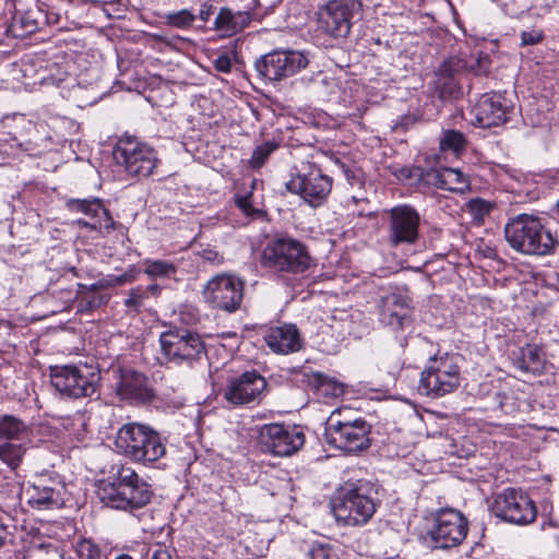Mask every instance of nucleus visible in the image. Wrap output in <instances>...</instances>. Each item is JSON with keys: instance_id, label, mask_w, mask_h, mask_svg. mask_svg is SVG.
I'll list each match as a JSON object with an SVG mask.
<instances>
[{"instance_id": "nucleus-1", "label": "nucleus", "mask_w": 559, "mask_h": 559, "mask_svg": "<svg viewBox=\"0 0 559 559\" xmlns=\"http://www.w3.org/2000/svg\"><path fill=\"white\" fill-rule=\"evenodd\" d=\"M507 242L515 251L528 255L551 254L559 245L557 237L547 229L539 217L519 214L504 226Z\"/></svg>"}, {"instance_id": "nucleus-2", "label": "nucleus", "mask_w": 559, "mask_h": 559, "mask_svg": "<svg viewBox=\"0 0 559 559\" xmlns=\"http://www.w3.org/2000/svg\"><path fill=\"white\" fill-rule=\"evenodd\" d=\"M117 450L130 460L152 464L166 454V445L160 435L147 425L128 423L116 435Z\"/></svg>"}, {"instance_id": "nucleus-3", "label": "nucleus", "mask_w": 559, "mask_h": 559, "mask_svg": "<svg viewBox=\"0 0 559 559\" xmlns=\"http://www.w3.org/2000/svg\"><path fill=\"white\" fill-rule=\"evenodd\" d=\"M262 261L270 269L290 274H302L316 266L307 246L293 237H276L269 241Z\"/></svg>"}, {"instance_id": "nucleus-4", "label": "nucleus", "mask_w": 559, "mask_h": 559, "mask_svg": "<svg viewBox=\"0 0 559 559\" xmlns=\"http://www.w3.org/2000/svg\"><path fill=\"white\" fill-rule=\"evenodd\" d=\"M461 383V367L456 355L443 354L429 358L420 373L418 391L438 399L453 393Z\"/></svg>"}, {"instance_id": "nucleus-5", "label": "nucleus", "mask_w": 559, "mask_h": 559, "mask_svg": "<svg viewBox=\"0 0 559 559\" xmlns=\"http://www.w3.org/2000/svg\"><path fill=\"white\" fill-rule=\"evenodd\" d=\"M370 425L361 417L349 418L345 413L335 411L325 427L328 443L345 452H359L370 445Z\"/></svg>"}, {"instance_id": "nucleus-6", "label": "nucleus", "mask_w": 559, "mask_h": 559, "mask_svg": "<svg viewBox=\"0 0 559 559\" xmlns=\"http://www.w3.org/2000/svg\"><path fill=\"white\" fill-rule=\"evenodd\" d=\"M49 376L52 386L69 399L92 397L99 381V374L87 366H52Z\"/></svg>"}, {"instance_id": "nucleus-7", "label": "nucleus", "mask_w": 559, "mask_h": 559, "mask_svg": "<svg viewBox=\"0 0 559 559\" xmlns=\"http://www.w3.org/2000/svg\"><path fill=\"white\" fill-rule=\"evenodd\" d=\"M162 353L165 358L177 366L191 367L205 354L201 336L190 330L176 329L160 334Z\"/></svg>"}, {"instance_id": "nucleus-8", "label": "nucleus", "mask_w": 559, "mask_h": 559, "mask_svg": "<svg viewBox=\"0 0 559 559\" xmlns=\"http://www.w3.org/2000/svg\"><path fill=\"white\" fill-rule=\"evenodd\" d=\"M377 510L376 500L364 487L346 489L332 504V512L337 522L348 526L364 525Z\"/></svg>"}, {"instance_id": "nucleus-9", "label": "nucleus", "mask_w": 559, "mask_h": 559, "mask_svg": "<svg viewBox=\"0 0 559 559\" xmlns=\"http://www.w3.org/2000/svg\"><path fill=\"white\" fill-rule=\"evenodd\" d=\"M114 158L129 175L138 177L152 175L158 163L153 147L131 136L118 141L114 150Z\"/></svg>"}, {"instance_id": "nucleus-10", "label": "nucleus", "mask_w": 559, "mask_h": 559, "mask_svg": "<svg viewBox=\"0 0 559 559\" xmlns=\"http://www.w3.org/2000/svg\"><path fill=\"white\" fill-rule=\"evenodd\" d=\"M245 282L233 274L213 276L202 290L203 298L212 308L235 312L241 306Z\"/></svg>"}, {"instance_id": "nucleus-11", "label": "nucleus", "mask_w": 559, "mask_h": 559, "mask_svg": "<svg viewBox=\"0 0 559 559\" xmlns=\"http://www.w3.org/2000/svg\"><path fill=\"white\" fill-rule=\"evenodd\" d=\"M468 523L464 515L455 509H441L433 515L428 536L436 548H451L460 545L466 537Z\"/></svg>"}, {"instance_id": "nucleus-12", "label": "nucleus", "mask_w": 559, "mask_h": 559, "mask_svg": "<svg viewBox=\"0 0 559 559\" xmlns=\"http://www.w3.org/2000/svg\"><path fill=\"white\" fill-rule=\"evenodd\" d=\"M360 8L358 0H330L319 10V31L333 38L346 37L350 32L352 19Z\"/></svg>"}, {"instance_id": "nucleus-13", "label": "nucleus", "mask_w": 559, "mask_h": 559, "mask_svg": "<svg viewBox=\"0 0 559 559\" xmlns=\"http://www.w3.org/2000/svg\"><path fill=\"white\" fill-rule=\"evenodd\" d=\"M309 63L307 55L297 50H275L262 56L254 63L260 76L281 81L305 69Z\"/></svg>"}, {"instance_id": "nucleus-14", "label": "nucleus", "mask_w": 559, "mask_h": 559, "mask_svg": "<svg viewBox=\"0 0 559 559\" xmlns=\"http://www.w3.org/2000/svg\"><path fill=\"white\" fill-rule=\"evenodd\" d=\"M492 512L506 522L518 525L532 523L537 514L533 500L522 490L507 488L495 498Z\"/></svg>"}, {"instance_id": "nucleus-15", "label": "nucleus", "mask_w": 559, "mask_h": 559, "mask_svg": "<svg viewBox=\"0 0 559 559\" xmlns=\"http://www.w3.org/2000/svg\"><path fill=\"white\" fill-rule=\"evenodd\" d=\"M262 448L276 456H289L305 443L304 432L296 426L266 424L260 429Z\"/></svg>"}, {"instance_id": "nucleus-16", "label": "nucleus", "mask_w": 559, "mask_h": 559, "mask_svg": "<svg viewBox=\"0 0 559 559\" xmlns=\"http://www.w3.org/2000/svg\"><path fill=\"white\" fill-rule=\"evenodd\" d=\"M388 241L392 247L414 245L419 238V213L408 204L392 207L389 212Z\"/></svg>"}, {"instance_id": "nucleus-17", "label": "nucleus", "mask_w": 559, "mask_h": 559, "mask_svg": "<svg viewBox=\"0 0 559 559\" xmlns=\"http://www.w3.org/2000/svg\"><path fill=\"white\" fill-rule=\"evenodd\" d=\"M332 178L322 173L318 166H310L308 171L300 173L286 183L292 193L300 195L311 206L320 205L332 190Z\"/></svg>"}, {"instance_id": "nucleus-18", "label": "nucleus", "mask_w": 559, "mask_h": 559, "mask_svg": "<svg viewBox=\"0 0 559 559\" xmlns=\"http://www.w3.org/2000/svg\"><path fill=\"white\" fill-rule=\"evenodd\" d=\"M97 495L105 506L132 512L145 507L151 501L153 491L147 483L130 486L129 490L116 489L109 484H99Z\"/></svg>"}, {"instance_id": "nucleus-19", "label": "nucleus", "mask_w": 559, "mask_h": 559, "mask_svg": "<svg viewBox=\"0 0 559 559\" xmlns=\"http://www.w3.org/2000/svg\"><path fill=\"white\" fill-rule=\"evenodd\" d=\"M513 103L501 93H486L472 108L475 124L481 128L499 127L506 123L513 112Z\"/></svg>"}, {"instance_id": "nucleus-20", "label": "nucleus", "mask_w": 559, "mask_h": 559, "mask_svg": "<svg viewBox=\"0 0 559 559\" xmlns=\"http://www.w3.org/2000/svg\"><path fill=\"white\" fill-rule=\"evenodd\" d=\"M266 380L259 372L246 371L231 377L224 391V397L234 405L259 403L265 395Z\"/></svg>"}, {"instance_id": "nucleus-21", "label": "nucleus", "mask_w": 559, "mask_h": 559, "mask_svg": "<svg viewBox=\"0 0 559 559\" xmlns=\"http://www.w3.org/2000/svg\"><path fill=\"white\" fill-rule=\"evenodd\" d=\"M66 485L59 476H38L27 487V501L37 510L60 509L64 504Z\"/></svg>"}, {"instance_id": "nucleus-22", "label": "nucleus", "mask_w": 559, "mask_h": 559, "mask_svg": "<svg viewBox=\"0 0 559 559\" xmlns=\"http://www.w3.org/2000/svg\"><path fill=\"white\" fill-rule=\"evenodd\" d=\"M117 394L133 403H145L153 397L147 378L131 369H121L117 383Z\"/></svg>"}, {"instance_id": "nucleus-23", "label": "nucleus", "mask_w": 559, "mask_h": 559, "mask_svg": "<svg viewBox=\"0 0 559 559\" xmlns=\"http://www.w3.org/2000/svg\"><path fill=\"white\" fill-rule=\"evenodd\" d=\"M411 299L407 295L392 292L381 298V320L393 329H403L411 322Z\"/></svg>"}, {"instance_id": "nucleus-24", "label": "nucleus", "mask_w": 559, "mask_h": 559, "mask_svg": "<svg viewBox=\"0 0 559 559\" xmlns=\"http://www.w3.org/2000/svg\"><path fill=\"white\" fill-rule=\"evenodd\" d=\"M411 299L407 295L392 292L381 298V320L393 329H403L411 322Z\"/></svg>"}, {"instance_id": "nucleus-25", "label": "nucleus", "mask_w": 559, "mask_h": 559, "mask_svg": "<svg viewBox=\"0 0 559 559\" xmlns=\"http://www.w3.org/2000/svg\"><path fill=\"white\" fill-rule=\"evenodd\" d=\"M264 340L270 349L277 354L286 355L301 348V338L294 324L271 326Z\"/></svg>"}, {"instance_id": "nucleus-26", "label": "nucleus", "mask_w": 559, "mask_h": 559, "mask_svg": "<svg viewBox=\"0 0 559 559\" xmlns=\"http://www.w3.org/2000/svg\"><path fill=\"white\" fill-rule=\"evenodd\" d=\"M51 144L50 129L45 122H31L24 127L19 146L31 156L41 155Z\"/></svg>"}, {"instance_id": "nucleus-27", "label": "nucleus", "mask_w": 559, "mask_h": 559, "mask_svg": "<svg viewBox=\"0 0 559 559\" xmlns=\"http://www.w3.org/2000/svg\"><path fill=\"white\" fill-rule=\"evenodd\" d=\"M425 180L428 185L460 194L471 189L467 178L456 168L430 169L426 173Z\"/></svg>"}, {"instance_id": "nucleus-28", "label": "nucleus", "mask_w": 559, "mask_h": 559, "mask_svg": "<svg viewBox=\"0 0 559 559\" xmlns=\"http://www.w3.org/2000/svg\"><path fill=\"white\" fill-rule=\"evenodd\" d=\"M512 362L522 372L540 374L545 370L546 357L540 347L527 344L513 352Z\"/></svg>"}, {"instance_id": "nucleus-29", "label": "nucleus", "mask_w": 559, "mask_h": 559, "mask_svg": "<svg viewBox=\"0 0 559 559\" xmlns=\"http://www.w3.org/2000/svg\"><path fill=\"white\" fill-rule=\"evenodd\" d=\"M67 207L72 213H82L88 218H99L106 224L105 228H115L114 218L98 198L70 199L67 202Z\"/></svg>"}, {"instance_id": "nucleus-30", "label": "nucleus", "mask_w": 559, "mask_h": 559, "mask_svg": "<svg viewBox=\"0 0 559 559\" xmlns=\"http://www.w3.org/2000/svg\"><path fill=\"white\" fill-rule=\"evenodd\" d=\"M251 22V14L247 11L233 12L222 8L214 21V27L224 36H230L245 29Z\"/></svg>"}, {"instance_id": "nucleus-31", "label": "nucleus", "mask_w": 559, "mask_h": 559, "mask_svg": "<svg viewBox=\"0 0 559 559\" xmlns=\"http://www.w3.org/2000/svg\"><path fill=\"white\" fill-rule=\"evenodd\" d=\"M490 60L488 56L479 55L474 61L467 63L461 58L453 57L445 60L438 69V74L455 78L462 70L468 69L475 74H483L488 71Z\"/></svg>"}, {"instance_id": "nucleus-32", "label": "nucleus", "mask_w": 559, "mask_h": 559, "mask_svg": "<svg viewBox=\"0 0 559 559\" xmlns=\"http://www.w3.org/2000/svg\"><path fill=\"white\" fill-rule=\"evenodd\" d=\"M145 483L136 472L127 465H114L107 480H100L99 484H109L116 489L129 490L130 486Z\"/></svg>"}, {"instance_id": "nucleus-33", "label": "nucleus", "mask_w": 559, "mask_h": 559, "mask_svg": "<svg viewBox=\"0 0 559 559\" xmlns=\"http://www.w3.org/2000/svg\"><path fill=\"white\" fill-rule=\"evenodd\" d=\"M39 12L36 10H27L25 12H17L11 22V32L15 37H24L31 35L38 29Z\"/></svg>"}, {"instance_id": "nucleus-34", "label": "nucleus", "mask_w": 559, "mask_h": 559, "mask_svg": "<svg viewBox=\"0 0 559 559\" xmlns=\"http://www.w3.org/2000/svg\"><path fill=\"white\" fill-rule=\"evenodd\" d=\"M28 428L24 421L12 415H0V438L20 441L26 437Z\"/></svg>"}, {"instance_id": "nucleus-35", "label": "nucleus", "mask_w": 559, "mask_h": 559, "mask_svg": "<svg viewBox=\"0 0 559 559\" xmlns=\"http://www.w3.org/2000/svg\"><path fill=\"white\" fill-rule=\"evenodd\" d=\"M103 287V284H92L85 286L79 284L78 290V308L79 311H91L92 309L98 308L107 302V298L102 295H96L95 292Z\"/></svg>"}, {"instance_id": "nucleus-36", "label": "nucleus", "mask_w": 559, "mask_h": 559, "mask_svg": "<svg viewBox=\"0 0 559 559\" xmlns=\"http://www.w3.org/2000/svg\"><path fill=\"white\" fill-rule=\"evenodd\" d=\"M25 453L26 447L24 443H16L14 441L0 443V461L11 471H15L20 467Z\"/></svg>"}, {"instance_id": "nucleus-37", "label": "nucleus", "mask_w": 559, "mask_h": 559, "mask_svg": "<svg viewBox=\"0 0 559 559\" xmlns=\"http://www.w3.org/2000/svg\"><path fill=\"white\" fill-rule=\"evenodd\" d=\"M144 273L151 278H173L177 273V265L167 260H143Z\"/></svg>"}, {"instance_id": "nucleus-38", "label": "nucleus", "mask_w": 559, "mask_h": 559, "mask_svg": "<svg viewBox=\"0 0 559 559\" xmlns=\"http://www.w3.org/2000/svg\"><path fill=\"white\" fill-rule=\"evenodd\" d=\"M439 146L442 152H450L452 154L459 155L465 150L466 138L460 131L447 130L440 138Z\"/></svg>"}, {"instance_id": "nucleus-39", "label": "nucleus", "mask_w": 559, "mask_h": 559, "mask_svg": "<svg viewBox=\"0 0 559 559\" xmlns=\"http://www.w3.org/2000/svg\"><path fill=\"white\" fill-rule=\"evenodd\" d=\"M308 559H346L344 552L336 546L323 543L313 542L307 551Z\"/></svg>"}, {"instance_id": "nucleus-40", "label": "nucleus", "mask_w": 559, "mask_h": 559, "mask_svg": "<svg viewBox=\"0 0 559 559\" xmlns=\"http://www.w3.org/2000/svg\"><path fill=\"white\" fill-rule=\"evenodd\" d=\"M435 87L441 98L457 97L461 93L460 85L455 78L436 73Z\"/></svg>"}, {"instance_id": "nucleus-41", "label": "nucleus", "mask_w": 559, "mask_h": 559, "mask_svg": "<svg viewBox=\"0 0 559 559\" xmlns=\"http://www.w3.org/2000/svg\"><path fill=\"white\" fill-rule=\"evenodd\" d=\"M166 24L176 28H188L197 20V15L188 9L169 12L165 15Z\"/></svg>"}, {"instance_id": "nucleus-42", "label": "nucleus", "mask_w": 559, "mask_h": 559, "mask_svg": "<svg viewBox=\"0 0 559 559\" xmlns=\"http://www.w3.org/2000/svg\"><path fill=\"white\" fill-rule=\"evenodd\" d=\"M23 559H63V556L58 547L41 544L31 547Z\"/></svg>"}, {"instance_id": "nucleus-43", "label": "nucleus", "mask_w": 559, "mask_h": 559, "mask_svg": "<svg viewBox=\"0 0 559 559\" xmlns=\"http://www.w3.org/2000/svg\"><path fill=\"white\" fill-rule=\"evenodd\" d=\"M277 148V144L271 141L263 142L262 144L258 145L249 159V165L251 168L258 169L261 168L265 162L267 160L269 156Z\"/></svg>"}, {"instance_id": "nucleus-44", "label": "nucleus", "mask_w": 559, "mask_h": 559, "mask_svg": "<svg viewBox=\"0 0 559 559\" xmlns=\"http://www.w3.org/2000/svg\"><path fill=\"white\" fill-rule=\"evenodd\" d=\"M337 88L338 82L334 78L319 74L313 81V90L322 98H329Z\"/></svg>"}, {"instance_id": "nucleus-45", "label": "nucleus", "mask_w": 559, "mask_h": 559, "mask_svg": "<svg viewBox=\"0 0 559 559\" xmlns=\"http://www.w3.org/2000/svg\"><path fill=\"white\" fill-rule=\"evenodd\" d=\"M79 559H100L102 549L91 539H81L75 545Z\"/></svg>"}, {"instance_id": "nucleus-46", "label": "nucleus", "mask_w": 559, "mask_h": 559, "mask_svg": "<svg viewBox=\"0 0 559 559\" xmlns=\"http://www.w3.org/2000/svg\"><path fill=\"white\" fill-rule=\"evenodd\" d=\"M467 210L475 221L480 222L490 213L491 204L480 198H475L468 201Z\"/></svg>"}, {"instance_id": "nucleus-47", "label": "nucleus", "mask_w": 559, "mask_h": 559, "mask_svg": "<svg viewBox=\"0 0 559 559\" xmlns=\"http://www.w3.org/2000/svg\"><path fill=\"white\" fill-rule=\"evenodd\" d=\"M73 225L79 228L91 229L95 231L97 235L104 237L108 235L114 228H105V223H103L99 218H79L73 222Z\"/></svg>"}, {"instance_id": "nucleus-48", "label": "nucleus", "mask_w": 559, "mask_h": 559, "mask_svg": "<svg viewBox=\"0 0 559 559\" xmlns=\"http://www.w3.org/2000/svg\"><path fill=\"white\" fill-rule=\"evenodd\" d=\"M145 298V292L141 287L132 288L129 297L124 300V306L138 310Z\"/></svg>"}, {"instance_id": "nucleus-49", "label": "nucleus", "mask_w": 559, "mask_h": 559, "mask_svg": "<svg viewBox=\"0 0 559 559\" xmlns=\"http://www.w3.org/2000/svg\"><path fill=\"white\" fill-rule=\"evenodd\" d=\"M543 38V33L540 31H536V29H533V31H524L522 32L521 34V44L523 46H526V45H535L537 43H539Z\"/></svg>"}, {"instance_id": "nucleus-50", "label": "nucleus", "mask_w": 559, "mask_h": 559, "mask_svg": "<svg viewBox=\"0 0 559 559\" xmlns=\"http://www.w3.org/2000/svg\"><path fill=\"white\" fill-rule=\"evenodd\" d=\"M136 278V271L134 266H130L123 274L119 276H114L110 282L114 285H123L126 283H131Z\"/></svg>"}, {"instance_id": "nucleus-51", "label": "nucleus", "mask_w": 559, "mask_h": 559, "mask_svg": "<svg viewBox=\"0 0 559 559\" xmlns=\"http://www.w3.org/2000/svg\"><path fill=\"white\" fill-rule=\"evenodd\" d=\"M200 255L203 259V261H206V262H209L211 264H215V265L222 264L224 261L223 255L213 249H204V250H202Z\"/></svg>"}, {"instance_id": "nucleus-52", "label": "nucleus", "mask_w": 559, "mask_h": 559, "mask_svg": "<svg viewBox=\"0 0 559 559\" xmlns=\"http://www.w3.org/2000/svg\"><path fill=\"white\" fill-rule=\"evenodd\" d=\"M237 206L248 216L252 215L254 210L249 195L236 197Z\"/></svg>"}, {"instance_id": "nucleus-53", "label": "nucleus", "mask_w": 559, "mask_h": 559, "mask_svg": "<svg viewBox=\"0 0 559 559\" xmlns=\"http://www.w3.org/2000/svg\"><path fill=\"white\" fill-rule=\"evenodd\" d=\"M215 69L223 73H228L231 69V61L228 56H219L215 62Z\"/></svg>"}, {"instance_id": "nucleus-54", "label": "nucleus", "mask_w": 559, "mask_h": 559, "mask_svg": "<svg viewBox=\"0 0 559 559\" xmlns=\"http://www.w3.org/2000/svg\"><path fill=\"white\" fill-rule=\"evenodd\" d=\"M215 7L210 2H204L201 5L199 17L201 21L206 23L210 20V16L214 13Z\"/></svg>"}, {"instance_id": "nucleus-55", "label": "nucleus", "mask_w": 559, "mask_h": 559, "mask_svg": "<svg viewBox=\"0 0 559 559\" xmlns=\"http://www.w3.org/2000/svg\"><path fill=\"white\" fill-rule=\"evenodd\" d=\"M152 559H171L170 554L166 549H158L153 554Z\"/></svg>"}, {"instance_id": "nucleus-56", "label": "nucleus", "mask_w": 559, "mask_h": 559, "mask_svg": "<svg viewBox=\"0 0 559 559\" xmlns=\"http://www.w3.org/2000/svg\"><path fill=\"white\" fill-rule=\"evenodd\" d=\"M7 528L5 526L0 522V546L4 543L7 538Z\"/></svg>"}, {"instance_id": "nucleus-57", "label": "nucleus", "mask_w": 559, "mask_h": 559, "mask_svg": "<svg viewBox=\"0 0 559 559\" xmlns=\"http://www.w3.org/2000/svg\"><path fill=\"white\" fill-rule=\"evenodd\" d=\"M146 290L152 293L153 295H158L160 292V287L157 284H152L146 287Z\"/></svg>"}, {"instance_id": "nucleus-58", "label": "nucleus", "mask_w": 559, "mask_h": 559, "mask_svg": "<svg viewBox=\"0 0 559 559\" xmlns=\"http://www.w3.org/2000/svg\"><path fill=\"white\" fill-rule=\"evenodd\" d=\"M114 559H133V558L128 554H120V555L116 556Z\"/></svg>"}, {"instance_id": "nucleus-59", "label": "nucleus", "mask_w": 559, "mask_h": 559, "mask_svg": "<svg viewBox=\"0 0 559 559\" xmlns=\"http://www.w3.org/2000/svg\"><path fill=\"white\" fill-rule=\"evenodd\" d=\"M69 2H71L72 0H68Z\"/></svg>"}]
</instances>
